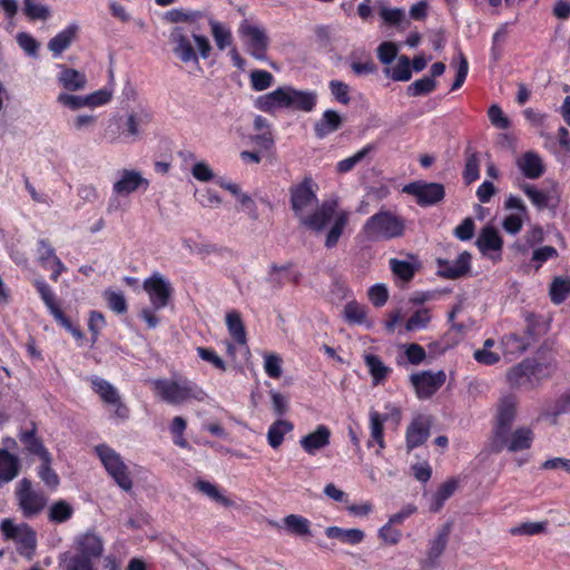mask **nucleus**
Masks as SVG:
<instances>
[{
  "instance_id": "f257e3e1",
  "label": "nucleus",
  "mask_w": 570,
  "mask_h": 570,
  "mask_svg": "<svg viewBox=\"0 0 570 570\" xmlns=\"http://www.w3.org/2000/svg\"><path fill=\"white\" fill-rule=\"evenodd\" d=\"M151 384L155 395L171 405H179L190 400L203 401L206 395L200 386L187 377L157 379Z\"/></svg>"
},
{
  "instance_id": "f03ea898",
  "label": "nucleus",
  "mask_w": 570,
  "mask_h": 570,
  "mask_svg": "<svg viewBox=\"0 0 570 570\" xmlns=\"http://www.w3.org/2000/svg\"><path fill=\"white\" fill-rule=\"evenodd\" d=\"M361 233L370 242L400 238L405 233V219L391 210L381 209L366 219Z\"/></svg>"
},
{
  "instance_id": "7ed1b4c3",
  "label": "nucleus",
  "mask_w": 570,
  "mask_h": 570,
  "mask_svg": "<svg viewBox=\"0 0 570 570\" xmlns=\"http://www.w3.org/2000/svg\"><path fill=\"white\" fill-rule=\"evenodd\" d=\"M527 327L523 333L504 334L500 340V347L503 357L511 362L521 356L531 345L533 336L537 334L535 327L543 321L542 316L530 314L525 318Z\"/></svg>"
},
{
  "instance_id": "20e7f679",
  "label": "nucleus",
  "mask_w": 570,
  "mask_h": 570,
  "mask_svg": "<svg viewBox=\"0 0 570 570\" xmlns=\"http://www.w3.org/2000/svg\"><path fill=\"white\" fill-rule=\"evenodd\" d=\"M95 453L116 484L126 492L130 491L132 489V479L120 454L107 444L96 445Z\"/></svg>"
},
{
  "instance_id": "39448f33",
  "label": "nucleus",
  "mask_w": 570,
  "mask_h": 570,
  "mask_svg": "<svg viewBox=\"0 0 570 570\" xmlns=\"http://www.w3.org/2000/svg\"><path fill=\"white\" fill-rule=\"evenodd\" d=\"M33 286L57 324L68 331L76 340H82V331L63 313L50 285L43 278H38L33 281Z\"/></svg>"
},
{
  "instance_id": "423d86ee",
  "label": "nucleus",
  "mask_w": 570,
  "mask_h": 570,
  "mask_svg": "<svg viewBox=\"0 0 570 570\" xmlns=\"http://www.w3.org/2000/svg\"><path fill=\"white\" fill-rule=\"evenodd\" d=\"M534 440V432L531 428L519 426L509 430L503 436H492L491 446L497 453L508 450L509 452H521L529 450Z\"/></svg>"
},
{
  "instance_id": "0eeeda50",
  "label": "nucleus",
  "mask_w": 570,
  "mask_h": 570,
  "mask_svg": "<svg viewBox=\"0 0 570 570\" xmlns=\"http://www.w3.org/2000/svg\"><path fill=\"white\" fill-rule=\"evenodd\" d=\"M142 288L155 311L165 308L170 303L174 294L170 282L158 272L153 273L144 281Z\"/></svg>"
},
{
  "instance_id": "6e6552de",
  "label": "nucleus",
  "mask_w": 570,
  "mask_h": 570,
  "mask_svg": "<svg viewBox=\"0 0 570 570\" xmlns=\"http://www.w3.org/2000/svg\"><path fill=\"white\" fill-rule=\"evenodd\" d=\"M402 191L415 197V202L421 207L436 205L445 197V188L440 183H428L415 180L403 186Z\"/></svg>"
},
{
  "instance_id": "1a4fd4ad",
  "label": "nucleus",
  "mask_w": 570,
  "mask_h": 570,
  "mask_svg": "<svg viewBox=\"0 0 570 570\" xmlns=\"http://www.w3.org/2000/svg\"><path fill=\"white\" fill-rule=\"evenodd\" d=\"M0 530L6 539L16 541L21 554H29L35 551L37 546L36 532L29 524H14L10 519H4L0 523Z\"/></svg>"
},
{
  "instance_id": "9d476101",
  "label": "nucleus",
  "mask_w": 570,
  "mask_h": 570,
  "mask_svg": "<svg viewBox=\"0 0 570 570\" xmlns=\"http://www.w3.org/2000/svg\"><path fill=\"white\" fill-rule=\"evenodd\" d=\"M316 188L312 177H305L289 188L291 208L299 219L304 216L303 213L317 202Z\"/></svg>"
},
{
  "instance_id": "9b49d317",
  "label": "nucleus",
  "mask_w": 570,
  "mask_h": 570,
  "mask_svg": "<svg viewBox=\"0 0 570 570\" xmlns=\"http://www.w3.org/2000/svg\"><path fill=\"white\" fill-rule=\"evenodd\" d=\"M446 374L443 370L416 372L410 375V382L419 400L432 397L445 383Z\"/></svg>"
},
{
  "instance_id": "f8f14e48",
  "label": "nucleus",
  "mask_w": 570,
  "mask_h": 570,
  "mask_svg": "<svg viewBox=\"0 0 570 570\" xmlns=\"http://www.w3.org/2000/svg\"><path fill=\"white\" fill-rule=\"evenodd\" d=\"M16 494L19 508L26 518L40 513L47 504L46 495L41 491L33 490L31 481L26 478L20 481Z\"/></svg>"
},
{
  "instance_id": "ddd939ff",
  "label": "nucleus",
  "mask_w": 570,
  "mask_h": 570,
  "mask_svg": "<svg viewBox=\"0 0 570 570\" xmlns=\"http://www.w3.org/2000/svg\"><path fill=\"white\" fill-rule=\"evenodd\" d=\"M518 399L509 394L500 399L497 407V414L493 425V436H503L507 431L512 429L517 417Z\"/></svg>"
},
{
  "instance_id": "4468645a",
  "label": "nucleus",
  "mask_w": 570,
  "mask_h": 570,
  "mask_svg": "<svg viewBox=\"0 0 570 570\" xmlns=\"http://www.w3.org/2000/svg\"><path fill=\"white\" fill-rule=\"evenodd\" d=\"M338 203L336 199L325 200L311 215L303 216L301 223L313 232H321L337 215Z\"/></svg>"
},
{
  "instance_id": "2eb2a0df",
  "label": "nucleus",
  "mask_w": 570,
  "mask_h": 570,
  "mask_svg": "<svg viewBox=\"0 0 570 570\" xmlns=\"http://www.w3.org/2000/svg\"><path fill=\"white\" fill-rule=\"evenodd\" d=\"M302 273L294 268L292 262L285 265L272 264L268 268L266 282L273 289H281L286 283L297 286L301 283Z\"/></svg>"
},
{
  "instance_id": "dca6fc26",
  "label": "nucleus",
  "mask_w": 570,
  "mask_h": 570,
  "mask_svg": "<svg viewBox=\"0 0 570 570\" xmlns=\"http://www.w3.org/2000/svg\"><path fill=\"white\" fill-rule=\"evenodd\" d=\"M240 33L247 38V49L250 56L257 60H264L266 58L268 49V37L265 31L256 26L243 24L240 27Z\"/></svg>"
},
{
  "instance_id": "f3484780",
  "label": "nucleus",
  "mask_w": 570,
  "mask_h": 570,
  "mask_svg": "<svg viewBox=\"0 0 570 570\" xmlns=\"http://www.w3.org/2000/svg\"><path fill=\"white\" fill-rule=\"evenodd\" d=\"M471 254L466 250L454 261L438 258L439 275L446 279H458L466 275L471 269Z\"/></svg>"
},
{
  "instance_id": "a211bd4d",
  "label": "nucleus",
  "mask_w": 570,
  "mask_h": 570,
  "mask_svg": "<svg viewBox=\"0 0 570 570\" xmlns=\"http://www.w3.org/2000/svg\"><path fill=\"white\" fill-rule=\"evenodd\" d=\"M431 420L428 416L419 415L409 424L405 433L407 451L423 445L430 436Z\"/></svg>"
},
{
  "instance_id": "6ab92c4d",
  "label": "nucleus",
  "mask_w": 570,
  "mask_h": 570,
  "mask_svg": "<svg viewBox=\"0 0 570 570\" xmlns=\"http://www.w3.org/2000/svg\"><path fill=\"white\" fill-rule=\"evenodd\" d=\"M18 439L28 454L38 456L39 460L51 454L45 446L42 439L37 433V424L31 421L29 425L21 429Z\"/></svg>"
},
{
  "instance_id": "aec40b11",
  "label": "nucleus",
  "mask_w": 570,
  "mask_h": 570,
  "mask_svg": "<svg viewBox=\"0 0 570 570\" xmlns=\"http://www.w3.org/2000/svg\"><path fill=\"white\" fill-rule=\"evenodd\" d=\"M173 47V52L185 63L194 62L199 63L198 55L196 53L190 38L184 33L183 29L175 28L169 37Z\"/></svg>"
},
{
  "instance_id": "412c9836",
  "label": "nucleus",
  "mask_w": 570,
  "mask_h": 570,
  "mask_svg": "<svg viewBox=\"0 0 570 570\" xmlns=\"http://www.w3.org/2000/svg\"><path fill=\"white\" fill-rule=\"evenodd\" d=\"M331 436V429L325 424H318L313 432L301 438L299 445L307 454L315 455L330 445Z\"/></svg>"
},
{
  "instance_id": "4be33fe9",
  "label": "nucleus",
  "mask_w": 570,
  "mask_h": 570,
  "mask_svg": "<svg viewBox=\"0 0 570 570\" xmlns=\"http://www.w3.org/2000/svg\"><path fill=\"white\" fill-rule=\"evenodd\" d=\"M529 364L527 360H523L507 372V382L511 389L525 391L537 389Z\"/></svg>"
},
{
  "instance_id": "5701e85b",
  "label": "nucleus",
  "mask_w": 570,
  "mask_h": 570,
  "mask_svg": "<svg viewBox=\"0 0 570 570\" xmlns=\"http://www.w3.org/2000/svg\"><path fill=\"white\" fill-rule=\"evenodd\" d=\"M451 532V524L445 523L438 532L436 537L431 541L426 554V559L422 562L423 570H432L436 567L439 558L444 552L449 535Z\"/></svg>"
},
{
  "instance_id": "b1692460",
  "label": "nucleus",
  "mask_w": 570,
  "mask_h": 570,
  "mask_svg": "<svg viewBox=\"0 0 570 570\" xmlns=\"http://www.w3.org/2000/svg\"><path fill=\"white\" fill-rule=\"evenodd\" d=\"M317 101V96L313 91H303L295 89L291 86H286V109L301 110L305 112L312 111Z\"/></svg>"
},
{
  "instance_id": "393cba45",
  "label": "nucleus",
  "mask_w": 570,
  "mask_h": 570,
  "mask_svg": "<svg viewBox=\"0 0 570 570\" xmlns=\"http://www.w3.org/2000/svg\"><path fill=\"white\" fill-rule=\"evenodd\" d=\"M149 181L144 178L138 171L125 169L121 178L114 184V193L117 195L126 196L138 189L147 190Z\"/></svg>"
},
{
  "instance_id": "a878e982",
  "label": "nucleus",
  "mask_w": 570,
  "mask_h": 570,
  "mask_svg": "<svg viewBox=\"0 0 570 570\" xmlns=\"http://www.w3.org/2000/svg\"><path fill=\"white\" fill-rule=\"evenodd\" d=\"M517 167L528 179H538L544 171L546 166L542 158L535 151H525L515 161Z\"/></svg>"
},
{
  "instance_id": "bb28decb",
  "label": "nucleus",
  "mask_w": 570,
  "mask_h": 570,
  "mask_svg": "<svg viewBox=\"0 0 570 570\" xmlns=\"http://www.w3.org/2000/svg\"><path fill=\"white\" fill-rule=\"evenodd\" d=\"M343 125L342 116L333 110H325L321 118L314 125V134L316 138L323 139L328 135L337 131Z\"/></svg>"
},
{
  "instance_id": "cd10ccee",
  "label": "nucleus",
  "mask_w": 570,
  "mask_h": 570,
  "mask_svg": "<svg viewBox=\"0 0 570 570\" xmlns=\"http://www.w3.org/2000/svg\"><path fill=\"white\" fill-rule=\"evenodd\" d=\"M409 258L411 261H402L399 258H391L389 261L393 275L404 283L411 282L421 267L420 262L414 255H409Z\"/></svg>"
},
{
  "instance_id": "c85d7f7f",
  "label": "nucleus",
  "mask_w": 570,
  "mask_h": 570,
  "mask_svg": "<svg viewBox=\"0 0 570 570\" xmlns=\"http://www.w3.org/2000/svg\"><path fill=\"white\" fill-rule=\"evenodd\" d=\"M79 27L76 23H70L63 30L58 32L48 42V49L52 52L53 57H59L76 39Z\"/></svg>"
},
{
  "instance_id": "c756f323",
  "label": "nucleus",
  "mask_w": 570,
  "mask_h": 570,
  "mask_svg": "<svg viewBox=\"0 0 570 570\" xmlns=\"http://www.w3.org/2000/svg\"><path fill=\"white\" fill-rule=\"evenodd\" d=\"M77 556H86L89 560L99 558L104 551V543L99 535L94 532H86L77 540Z\"/></svg>"
},
{
  "instance_id": "7c9ffc66",
  "label": "nucleus",
  "mask_w": 570,
  "mask_h": 570,
  "mask_svg": "<svg viewBox=\"0 0 570 570\" xmlns=\"http://www.w3.org/2000/svg\"><path fill=\"white\" fill-rule=\"evenodd\" d=\"M61 71L58 75V82L67 91H78L86 87L87 77L83 72L65 65H60Z\"/></svg>"
},
{
  "instance_id": "2f4dec72",
  "label": "nucleus",
  "mask_w": 570,
  "mask_h": 570,
  "mask_svg": "<svg viewBox=\"0 0 570 570\" xmlns=\"http://www.w3.org/2000/svg\"><path fill=\"white\" fill-rule=\"evenodd\" d=\"M476 246L482 254H487L490 250L501 252L503 239L495 227L485 226L481 229L476 239Z\"/></svg>"
},
{
  "instance_id": "473e14b6",
  "label": "nucleus",
  "mask_w": 570,
  "mask_h": 570,
  "mask_svg": "<svg viewBox=\"0 0 570 570\" xmlns=\"http://www.w3.org/2000/svg\"><path fill=\"white\" fill-rule=\"evenodd\" d=\"M286 86L278 87L272 92L259 96L256 100V107L267 114L274 112L276 109L285 108Z\"/></svg>"
},
{
  "instance_id": "72a5a7b5",
  "label": "nucleus",
  "mask_w": 570,
  "mask_h": 570,
  "mask_svg": "<svg viewBox=\"0 0 570 570\" xmlns=\"http://www.w3.org/2000/svg\"><path fill=\"white\" fill-rule=\"evenodd\" d=\"M20 471L19 459L6 449H0V485L18 476Z\"/></svg>"
},
{
  "instance_id": "f704fd0d",
  "label": "nucleus",
  "mask_w": 570,
  "mask_h": 570,
  "mask_svg": "<svg viewBox=\"0 0 570 570\" xmlns=\"http://www.w3.org/2000/svg\"><path fill=\"white\" fill-rule=\"evenodd\" d=\"M325 535L328 539H336L342 543L351 546L361 543L365 538L364 532L360 529H343L336 525L327 527L325 529Z\"/></svg>"
},
{
  "instance_id": "c9c22d12",
  "label": "nucleus",
  "mask_w": 570,
  "mask_h": 570,
  "mask_svg": "<svg viewBox=\"0 0 570 570\" xmlns=\"http://www.w3.org/2000/svg\"><path fill=\"white\" fill-rule=\"evenodd\" d=\"M387 420L386 415L379 413L377 411L370 412V429L371 438L367 441V446L371 448L375 443L382 450L385 448L384 441V422Z\"/></svg>"
},
{
  "instance_id": "e433bc0d",
  "label": "nucleus",
  "mask_w": 570,
  "mask_h": 570,
  "mask_svg": "<svg viewBox=\"0 0 570 570\" xmlns=\"http://www.w3.org/2000/svg\"><path fill=\"white\" fill-rule=\"evenodd\" d=\"M458 481L455 479H450L448 481H445L444 483H442L438 490L435 491V493L432 495V499H431V503H430V511L431 512H439L445 501L448 499H450L454 492L456 491L458 489Z\"/></svg>"
},
{
  "instance_id": "4c0bfd02",
  "label": "nucleus",
  "mask_w": 570,
  "mask_h": 570,
  "mask_svg": "<svg viewBox=\"0 0 570 570\" xmlns=\"http://www.w3.org/2000/svg\"><path fill=\"white\" fill-rule=\"evenodd\" d=\"M364 363L373 379L374 385L381 384L392 372V370L382 362L381 357L375 354H365Z\"/></svg>"
},
{
  "instance_id": "58836bf2",
  "label": "nucleus",
  "mask_w": 570,
  "mask_h": 570,
  "mask_svg": "<svg viewBox=\"0 0 570 570\" xmlns=\"http://www.w3.org/2000/svg\"><path fill=\"white\" fill-rule=\"evenodd\" d=\"M226 326L229 335L236 343L240 345L246 344V330L239 312L233 309L226 314Z\"/></svg>"
},
{
  "instance_id": "ea45409f",
  "label": "nucleus",
  "mask_w": 570,
  "mask_h": 570,
  "mask_svg": "<svg viewBox=\"0 0 570 570\" xmlns=\"http://www.w3.org/2000/svg\"><path fill=\"white\" fill-rule=\"evenodd\" d=\"M525 360L530 363L529 367L531 372H533L532 379H534L537 387L542 383V381L550 379L557 368V362L554 360L547 362H540L535 358Z\"/></svg>"
},
{
  "instance_id": "a19ab883",
  "label": "nucleus",
  "mask_w": 570,
  "mask_h": 570,
  "mask_svg": "<svg viewBox=\"0 0 570 570\" xmlns=\"http://www.w3.org/2000/svg\"><path fill=\"white\" fill-rule=\"evenodd\" d=\"M294 429L293 423L287 420H276L267 431V442L273 449H278L283 442L284 436Z\"/></svg>"
},
{
  "instance_id": "79ce46f5",
  "label": "nucleus",
  "mask_w": 570,
  "mask_h": 570,
  "mask_svg": "<svg viewBox=\"0 0 570 570\" xmlns=\"http://www.w3.org/2000/svg\"><path fill=\"white\" fill-rule=\"evenodd\" d=\"M347 223H348V213L347 212L342 210L335 216L334 223H333L332 227L330 228V230L327 232L326 237H325L324 245L326 248H334L337 245L341 236L344 233V229H345Z\"/></svg>"
},
{
  "instance_id": "37998d69",
  "label": "nucleus",
  "mask_w": 570,
  "mask_h": 570,
  "mask_svg": "<svg viewBox=\"0 0 570 570\" xmlns=\"http://www.w3.org/2000/svg\"><path fill=\"white\" fill-rule=\"evenodd\" d=\"M284 528L289 534L306 537L311 534V522L298 514H288L283 519Z\"/></svg>"
},
{
  "instance_id": "c03bdc74",
  "label": "nucleus",
  "mask_w": 570,
  "mask_h": 570,
  "mask_svg": "<svg viewBox=\"0 0 570 570\" xmlns=\"http://www.w3.org/2000/svg\"><path fill=\"white\" fill-rule=\"evenodd\" d=\"M73 512V508L70 503L65 500H59L49 508L48 519L56 524L65 523L72 518Z\"/></svg>"
},
{
  "instance_id": "a18cd8bd",
  "label": "nucleus",
  "mask_w": 570,
  "mask_h": 570,
  "mask_svg": "<svg viewBox=\"0 0 570 570\" xmlns=\"http://www.w3.org/2000/svg\"><path fill=\"white\" fill-rule=\"evenodd\" d=\"M384 71L394 81H409L412 78L411 59L401 55L396 65L392 69L385 68Z\"/></svg>"
},
{
  "instance_id": "49530a36",
  "label": "nucleus",
  "mask_w": 570,
  "mask_h": 570,
  "mask_svg": "<svg viewBox=\"0 0 570 570\" xmlns=\"http://www.w3.org/2000/svg\"><path fill=\"white\" fill-rule=\"evenodd\" d=\"M549 295L553 304L563 303L570 295V278L554 277L550 285Z\"/></svg>"
},
{
  "instance_id": "de8ad7c7",
  "label": "nucleus",
  "mask_w": 570,
  "mask_h": 570,
  "mask_svg": "<svg viewBox=\"0 0 570 570\" xmlns=\"http://www.w3.org/2000/svg\"><path fill=\"white\" fill-rule=\"evenodd\" d=\"M480 178V158L476 151L470 148L465 151V165L463 169V179L465 184H472Z\"/></svg>"
},
{
  "instance_id": "09e8293b",
  "label": "nucleus",
  "mask_w": 570,
  "mask_h": 570,
  "mask_svg": "<svg viewBox=\"0 0 570 570\" xmlns=\"http://www.w3.org/2000/svg\"><path fill=\"white\" fill-rule=\"evenodd\" d=\"M41 464L38 468V476L41 479V481L50 489H57L60 479L56 471L51 468L52 458L51 454L47 458L40 459Z\"/></svg>"
},
{
  "instance_id": "8fccbe9b",
  "label": "nucleus",
  "mask_w": 570,
  "mask_h": 570,
  "mask_svg": "<svg viewBox=\"0 0 570 570\" xmlns=\"http://www.w3.org/2000/svg\"><path fill=\"white\" fill-rule=\"evenodd\" d=\"M520 188L537 209L542 210L549 206L550 196L548 191L540 190L528 183L522 184Z\"/></svg>"
},
{
  "instance_id": "3c124183",
  "label": "nucleus",
  "mask_w": 570,
  "mask_h": 570,
  "mask_svg": "<svg viewBox=\"0 0 570 570\" xmlns=\"http://www.w3.org/2000/svg\"><path fill=\"white\" fill-rule=\"evenodd\" d=\"M23 13L31 21L47 20L50 17V9L42 0H23Z\"/></svg>"
},
{
  "instance_id": "603ef678",
  "label": "nucleus",
  "mask_w": 570,
  "mask_h": 570,
  "mask_svg": "<svg viewBox=\"0 0 570 570\" xmlns=\"http://www.w3.org/2000/svg\"><path fill=\"white\" fill-rule=\"evenodd\" d=\"M92 389L107 404H114L120 397L118 391L108 381L102 379L94 380Z\"/></svg>"
},
{
  "instance_id": "864d4df0",
  "label": "nucleus",
  "mask_w": 570,
  "mask_h": 570,
  "mask_svg": "<svg viewBox=\"0 0 570 570\" xmlns=\"http://www.w3.org/2000/svg\"><path fill=\"white\" fill-rule=\"evenodd\" d=\"M366 315V307L356 301H351L344 306V318L348 324H364Z\"/></svg>"
},
{
  "instance_id": "5fc2aeb1",
  "label": "nucleus",
  "mask_w": 570,
  "mask_h": 570,
  "mask_svg": "<svg viewBox=\"0 0 570 570\" xmlns=\"http://www.w3.org/2000/svg\"><path fill=\"white\" fill-rule=\"evenodd\" d=\"M438 82L428 76L415 80L406 88L409 97H420L433 92L436 89Z\"/></svg>"
},
{
  "instance_id": "6e6d98bb",
  "label": "nucleus",
  "mask_w": 570,
  "mask_h": 570,
  "mask_svg": "<svg viewBox=\"0 0 570 570\" xmlns=\"http://www.w3.org/2000/svg\"><path fill=\"white\" fill-rule=\"evenodd\" d=\"M373 150L372 145L364 146L361 150L355 153L353 156L340 160L336 164V171L338 174H346L354 169V167L361 163L371 151Z\"/></svg>"
},
{
  "instance_id": "4d7b16f0",
  "label": "nucleus",
  "mask_w": 570,
  "mask_h": 570,
  "mask_svg": "<svg viewBox=\"0 0 570 570\" xmlns=\"http://www.w3.org/2000/svg\"><path fill=\"white\" fill-rule=\"evenodd\" d=\"M431 312L429 308H421L415 311L405 322V330L414 332L426 328L431 322Z\"/></svg>"
},
{
  "instance_id": "13d9d810",
  "label": "nucleus",
  "mask_w": 570,
  "mask_h": 570,
  "mask_svg": "<svg viewBox=\"0 0 570 570\" xmlns=\"http://www.w3.org/2000/svg\"><path fill=\"white\" fill-rule=\"evenodd\" d=\"M195 488L199 492L209 497L212 500L222 503L224 507H229L232 504V501L225 495H223L219 492L218 488L215 484L210 483L209 481L197 480L195 483Z\"/></svg>"
},
{
  "instance_id": "bf43d9fd",
  "label": "nucleus",
  "mask_w": 570,
  "mask_h": 570,
  "mask_svg": "<svg viewBox=\"0 0 570 570\" xmlns=\"http://www.w3.org/2000/svg\"><path fill=\"white\" fill-rule=\"evenodd\" d=\"M212 35L219 50H224L233 43L232 32L226 29L222 23L210 21Z\"/></svg>"
},
{
  "instance_id": "052dcab7",
  "label": "nucleus",
  "mask_w": 570,
  "mask_h": 570,
  "mask_svg": "<svg viewBox=\"0 0 570 570\" xmlns=\"http://www.w3.org/2000/svg\"><path fill=\"white\" fill-rule=\"evenodd\" d=\"M38 263L43 269H49L50 262L57 256L49 239L41 238L37 242Z\"/></svg>"
},
{
  "instance_id": "680f3d73",
  "label": "nucleus",
  "mask_w": 570,
  "mask_h": 570,
  "mask_svg": "<svg viewBox=\"0 0 570 570\" xmlns=\"http://www.w3.org/2000/svg\"><path fill=\"white\" fill-rule=\"evenodd\" d=\"M250 86L255 91H263L273 85L274 77L267 70L256 69L250 72Z\"/></svg>"
},
{
  "instance_id": "e2e57ef3",
  "label": "nucleus",
  "mask_w": 570,
  "mask_h": 570,
  "mask_svg": "<svg viewBox=\"0 0 570 570\" xmlns=\"http://www.w3.org/2000/svg\"><path fill=\"white\" fill-rule=\"evenodd\" d=\"M202 12L199 11H190L184 9H171L166 12V20L171 23L178 22H195L202 18Z\"/></svg>"
},
{
  "instance_id": "0e129e2a",
  "label": "nucleus",
  "mask_w": 570,
  "mask_h": 570,
  "mask_svg": "<svg viewBox=\"0 0 570 570\" xmlns=\"http://www.w3.org/2000/svg\"><path fill=\"white\" fill-rule=\"evenodd\" d=\"M558 250L550 245L539 247L533 250L531 262L534 263V267L538 271L546 262L558 257Z\"/></svg>"
},
{
  "instance_id": "69168bd1",
  "label": "nucleus",
  "mask_w": 570,
  "mask_h": 570,
  "mask_svg": "<svg viewBox=\"0 0 570 570\" xmlns=\"http://www.w3.org/2000/svg\"><path fill=\"white\" fill-rule=\"evenodd\" d=\"M197 355L208 363H210L217 370L225 372L226 371V363L224 360L216 353L214 348L210 347H203L198 346L196 348Z\"/></svg>"
},
{
  "instance_id": "338daca9",
  "label": "nucleus",
  "mask_w": 570,
  "mask_h": 570,
  "mask_svg": "<svg viewBox=\"0 0 570 570\" xmlns=\"http://www.w3.org/2000/svg\"><path fill=\"white\" fill-rule=\"evenodd\" d=\"M404 355L406 361L412 365H420L426 358V352L424 347L417 343L405 344Z\"/></svg>"
},
{
  "instance_id": "774afa93",
  "label": "nucleus",
  "mask_w": 570,
  "mask_h": 570,
  "mask_svg": "<svg viewBox=\"0 0 570 570\" xmlns=\"http://www.w3.org/2000/svg\"><path fill=\"white\" fill-rule=\"evenodd\" d=\"M105 298L110 309L117 314H124L128 311V304L125 296L121 293L114 291H106Z\"/></svg>"
}]
</instances>
